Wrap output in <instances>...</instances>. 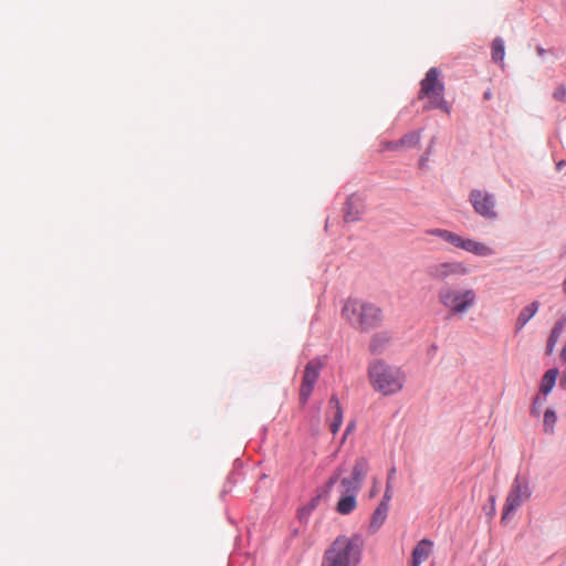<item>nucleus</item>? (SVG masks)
I'll return each instance as SVG.
<instances>
[{
	"label": "nucleus",
	"instance_id": "obj_2",
	"mask_svg": "<svg viewBox=\"0 0 566 566\" xmlns=\"http://www.w3.org/2000/svg\"><path fill=\"white\" fill-rule=\"evenodd\" d=\"M342 316L356 331L368 332L381 324L382 311L370 302L348 298L342 308Z\"/></svg>",
	"mask_w": 566,
	"mask_h": 566
},
{
	"label": "nucleus",
	"instance_id": "obj_7",
	"mask_svg": "<svg viewBox=\"0 0 566 566\" xmlns=\"http://www.w3.org/2000/svg\"><path fill=\"white\" fill-rule=\"evenodd\" d=\"M468 273V266L459 261L434 262L426 269L427 276L436 282H444L450 277L463 276Z\"/></svg>",
	"mask_w": 566,
	"mask_h": 566
},
{
	"label": "nucleus",
	"instance_id": "obj_3",
	"mask_svg": "<svg viewBox=\"0 0 566 566\" xmlns=\"http://www.w3.org/2000/svg\"><path fill=\"white\" fill-rule=\"evenodd\" d=\"M363 541L358 535H340L325 551L322 566H357L361 557Z\"/></svg>",
	"mask_w": 566,
	"mask_h": 566
},
{
	"label": "nucleus",
	"instance_id": "obj_14",
	"mask_svg": "<svg viewBox=\"0 0 566 566\" xmlns=\"http://www.w3.org/2000/svg\"><path fill=\"white\" fill-rule=\"evenodd\" d=\"M462 250L473 253L478 256H490L495 253L494 249L483 242L472 239H463Z\"/></svg>",
	"mask_w": 566,
	"mask_h": 566
},
{
	"label": "nucleus",
	"instance_id": "obj_35",
	"mask_svg": "<svg viewBox=\"0 0 566 566\" xmlns=\"http://www.w3.org/2000/svg\"><path fill=\"white\" fill-rule=\"evenodd\" d=\"M563 290H564V293L566 294V276H565V280L563 282Z\"/></svg>",
	"mask_w": 566,
	"mask_h": 566
},
{
	"label": "nucleus",
	"instance_id": "obj_17",
	"mask_svg": "<svg viewBox=\"0 0 566 566\" xmlns=\"http://www.w3.org/2000/svg\"><path fill=\"white\" fill-rule=\"evenodd\" d=\"M557 376H558V369H556V368L548 369L544 374L542 381H541V386H539V390L543 395L546 396L552 391V389L554 388V386L556 384Z\"/></svg>",
	"mask_w": 566,
	"mask_h": 566
},
{
	"label": "nucleus",
	"instance_id": "obj_13",
	"mask_svg": "<svg viewBox=\"0 0 566 566\" xmlns=\"http://www.w3.org/2000/svg\"><path fill=\"white\" fill-rule=\"evenodd\" d=\"M432 548L433 542L428 538H423L420 542H418V544L412 551L410 566H420L423 562H426L429 558V556L432 553Z\"/></svg>",
	"mask_w": 566,
	"mask_h": 566
},
{
	"label": "nucleus",
	"instance_id": "obj_22",
	"mask_svg": "<svg viewBox=\"0 0 566 566\" xmlns=\"http://www.w3.org/2000/svg\"><path fill=\"white\" fill-rule=\"evenodd\" d=\"M420 142V134L418 132H410L399 139L401 148L415 147Z\"/></svg>",
	"mask_w": 566,
	"mask_h": 566
},
{
	"label": "nucleus",
	"instance_id": "obj_12",
	"mask_svg": "<svg viewBox=\"0 0 566 566\" xmlns=\"http://www.w3.org/2000/svg\"><path fill=\"white\" fill-rule=\"evenodd\" d=\"M390 500H391V493H390V490H389V486H388L385 490V494H384L382 501L379 503V505L377 506V509L373 513L371 522H370V526L371 527L377 530V528H379L384 524V522L387 518L388 511H389V502H390Z\"/></svg>",
	"mask_w": 566,
	"mask_h": 566
},
{
	"label": "nucleus",
	"instance_id": "obj_11",
	"mask_svg": "<svg viewBox=\"0 0 566 566\" xmlns=\"http://www.w3.org/2000/svg\"><path fill=\"white\" fill-rule=\"evenodd\" d=\"M365 211V205L363 199L359 196L352 195L347 198L344 208L343 214L345 222H355L360 219V216Z\"/></svg>",
	"mask_w": 566,
	"mask_h": 566
},
{
	"label": "nucleus",
	"instance_id": "obj_5",
	"mask_svg": "<svg viewBox=\"0 0 566 566\" xmlns=\"http://www.w3.org/2000/svg\"><path fill=\"white\" fill-rule=\"evenodd\" d=\"M441 73L437 67H431L426 73L420 83L419 98H428L427 108H440L446 113L450 112V106L444 101V84L440 80Z\"/></svg>",
	"mask_w": 566,
	"mask_h": 566
},
{
	"label": "nucleus",
	"instance_id": "obj_30",
	"mask_svg": "<svg viewBox=\"0 0 566 566\" xmlns=\"http://www.w3.org/2000/svg\"><path fill=\"white\" fill-rule=\"evenodd\" d=\"M384 149L398 150L401 149L399 140L384 144Z\"/></svg>",
	"mask_w": 566,
	"mask_h": 566
},
{
	"label": "nucleus",
	"instance_id": "obj_24",
	"mask_svg": "<svg viewBox=\"0 0 566 566\" xmlns=\"http://www.w3.org/2000/svg\"><path fill=\"white\" fill-rule=\"evenodd\" d=\"M448 243L461 249L462 248V243H463V238L460 237L459 234L454 233V232H451L449 231L448 233V239L447 241Z\"/></svg>",
	"mask_w": 566,
	"mask_h": 566
},
{
	"label": "nucleus",
	"instance_id": "obj_27",
	"mask_svg": "<svg viewBox=\"0 0 566 566\" xmlns=\"http://www.w3.org/2000/svg\"><path fill=\"white\" fill-rule=\"evenodd\" d=\"M340 472H342V470H340V469H338V470H337V471H336V472H335V473L329 478V480H328V481H327V483H326V486H327V489H328V490H329V489H332V488H333V485L337 482V480L339 479Z\"/></svg>",
	"mask_w": 566,
	"mask_h": 566
},
{
	"label": "nucleus",
	"instance_id": "obj_15",
	"mask_svg": "<svg viewBox=\"0 0 566 566\" xmlns=\"http://www.w3.org/2000/svg\"><path fill=\"white\" fill-rule=\"evenodd\" d=\"M329 408L333 412V421L331 423V431L336 434L343 422V409L339 399L333 395L328 401Z\"/></svg>",
	"mask_w": 566,
	"mask_h": 566
},
{
	"label": "nucleus",
	"instance_id": "obj_29",
	"mask_svg": "<svg viewBox=\"0 0 566 566\" xmlns=\"http://www.w3.org/2000/svg\"><path fill=\"white\" fill-rule=\"evenodd\" d=\"M395 474H396V468H395V467H392V468L388 471L386 489L389 486V490H391L392 480H394ZM390 493L392 494V491H390Z\"/></svg>",
	"mask_w": 566,
	"mask_h": 566
},
{
	"label": "nucleus",
	"instance_id": "obj_10",
	"mask_svg": "<svg viewBox=\"0 0 566 566\" xmlns=\"http://www.w3.org/2000/svg\"><path fill=\"white\" fill-rule=\"evenodd\" d=\"M469 198L474 211L481 217L485 219H495L497 217L495 198L492 193L474 189L470 192Z\"/></svg>",
	"mask_w": 566,
	"mask_h": 566
},
{
	"label": "nucleus",
	"instance_id": "obj_20",
	"mask_svg": "<svg viewBox=\"0 0 566 566\" xmlns=\"http://www.w3.org/2000/svg\"><path fill=\"white\" fill-rule=\"evenodd\" d=\"M492 60L503 65L505 56L504 41L501 38H495L492 42Z\"/></svg>",
	"mask_w": 566,
	"mask_h": 566
},
{
	"label": "nucleus",
	"instance_id": "obj_33",
	"mask_svg": "<svg viewBox=\"0 0 566 566\" xmlns=\"http://www.w3.org/2000/svg\"><path fill=\"white\" fill-rule=\"evenodd\" d=\"M492 96V93L490 91H486L483 95L484 99H490Z\"/></svg>",
	"mask_w": 566,
	"mask_h": 566
},
{
	"label": "nucleus",
	"instance_id": "obj_32",
	"mask_svg": "<svg viewBox=\"0 0 566 566\" xmlns=\"http://www.w3.org/2000/svg\"><path fill=\"white\" fill-rule=\"evenodd\" d=\"M376 340H377V338H375V339L371 342V344H370V349H371L374 353H375V352H377V349H378V348H377V345H376Z\"/></svg>",
	"mask_w": 566,
	"mask_h": 566
},
{
	"label": "nucleus",
	"instance_id": "obj_25",
	"mask_svg": "<svg viewBox=\"0 0 566 566\" xmlns=\"http://www.w3.org/2000/svg\"><path fill=\"white\" fill-rule=\"evenodd\" d=\"M553 97L558 101V102H565L566 101V87L564 84H559L554 93H553Z\"/></svg>",
	"mask_w": 566,
	"mask_h": 566
},
{
	"label": "nucleus",
	"instance_id": "obj_34",
	"mask_svg": "<svg viewBox=\"0 0 566 566\" xmlns=\"http://www.w3.org/2000/svg\"><path fill=\"white\" fill-rule=\"evenodd\" d=\"M353 428H354L353 423L348 424L347 428H346V433L345 434H348L353 430Z\"/></svg>",
	"mask_w": 566,
	"mask_h": 566
},
{
	"label": "nucleus",
	"instance_id": "obj_4",
	"mask_svg": "<svg viewBox=\"0 0 566 566\" xmlns=\"http://www.w3.org/2000/svg\"><path fill=\"white\" fill-rule=\"evenodd\" d=\"M437 298L450 315L462 316L474 307L476 293L473 289L444 284L439 289Z\"/></svg>",
	"mask_w": 566,
	"mask_h": 566
},
{
	"label": "nucleus",
	"instance_id": "obj_9",
	"mask_svg": "<svg viewBox=\"0 0 566 566\" xmlns=\"http://www.w3.org/2000/svg\"><path fill=\"white\" fill-rule=\"evenodd\" d=\"M369 470L368 461L365 458L356 460L350 478H344L340 481L342 494H357L360 490L361 483L366 478Z\"/></svg>",
	"mask_w": 566,
	"mask_h": 566
},
{
	"label": "nucleus",
	"instance_id": "obj_19",
	"mask_svg": "<svg viewBox=\"0 0 566 566\" xmlns=\"http://www.w3.org/2000/svg\"><path fill=\"white\" fill-rule=\"evenodd\" d=\"M564 327H565V322H563V321H558L555 324L554 328L551 332L548 340H547L546 354L551 355L554 352L555 346H556L560 335L563 334Z\"/></svg>",
	"mask_w": 566,
	"mask_h": 566
},
{
	"label": "nucleus",
	"instance_id": "obj_6",
	"mask_svg": "<svg viewBox=\"0 0 566 566\" xmlns=\"http://www.w3.org/2000/svg\"><path fill=\"white\" fill-rule=\"evenodd\" d=\"M532 495L530 482L525 476L516 475L511 484L502 511V521H506Z\"/></svg>",
	"mask_w": 566,
	"mask_h": 566
},
{
	"label": "nucleus",
	"instance_id": "obj_21",
	"mask_svg": "<svg viewBox=\"0 0 566 566\" xmlns=\"http://www.w3.org/2000/svg\"><path fill=\"white\" fill-rule=\"evenodd\" d=\"M556 421H557V417H556L555 411L552 409H546V411L544 413V420H543L544 432L547 434H553Z\"/></svg>",
	"mask_w": 566,
	"mask_h": 566
},
{
	"label": "nucleus",
	"instance_id": "obj_23",
	"mask_svg": "<svg viewBox=\"0 0 566 566\" xmlns=\"http://www.w3.org/2000/svg\"><path fill=\"white\" fill-rule=\"evenodd\" d=\"M448 243L461 249L462 248V243H463V238L460 237L459 234L454 233V232H451L449 231L448 233V239L447 241Z\"/></svg>",
	"mask_w": 566,
	"mask_h": 566
},
{
	"label": "nucleus",
	"instance_id": "obj_18",
	"mask_svg": "<svg viewBox=\"0 0 566 566\" xmlns=\"http://www.w3.org/2000/svg\"><path fill=\"white\" fill-rule=\"evenodd\" d=\"M356 507V494H343L337 503V512L346 515L352 513Z\"/></svg>",
	"mask_w": 566,
	"mask_h": 566
},
{
	"label": "nucleus",
	"instance_id": "obj_16",
	"mask_svg": "<svg viewBox=\"0 0 566 566\" xmlns=\"http://www.w3.org/2000/svg\"><path fill=\"white\" fill-rule=\"evenodd\" d=\"M539 303L537 301L532 302L525 306L516 318V331L522 329L537 313Z\"/></svg>",
	"mask_w": 566,
	"mask_h": 566
},
{
	"label": "nucleus",
	"instance_id": "obj_1",
	"mask_svg": "<svg viewBox=\"0 0 566 566\" xmlns=\"http://www.w3.org/2000/svg\"><path fill=\"white\" fill-rule=\"evenodd\" d=\"M367 374L371 388L381 396L398 394L402 390L406 382V374L400 367L390 365L381 359L371 361Z\"/></svg>",
	"mask_w": 566,
	"mask_h": 566
},
{
	"label": "nucleus",
	"instance_id": "obj_26",
	"mask_svg": "<svg viewBox=\"0 0 566 566\" xmlns=\"http://www.w3.org/2000/svg\"><path fill=\"white\" fill-rule=\"evenodd\" d=\"M427 233L430 234V235L438 237V238L442 239L443 241H447L449 230H446V229H432V230H428Z\"/></svg>",
	"mask_w": 566,
	"mask_h": 566
},
{
	"label": "nucleus",
	"instance_id": "obj_8",
	"mask_svg": "<svg viewBox=\"0 0 566 566\" xmlns=\"http://www.w3.org/2000/svg\"><path fill=\"white\" fill-rule=\"evenodd\" d=\"M324 366V358H314L306 364L300 388V401L303 405L306 403L308 398L311 397L315 384L319 377V373Z\"/></svg>",
	"mask_w": 566,
	"mask_h": 566
},
{
	"label": "nucleus",
	"instance_id": "obj_31",
	"mask_svg": "<svg viewBox=\"0 0 566 566\" xmlns=\"http://www.w3.org/2000/svg\"><path fill=\"white\" fill-rule=\"evenodd\" d=\"M378 481L376 478L373 479V488L370 490L369 496L375 497L378 494Z\"/></svg>",
	"mask_w": 566,
	"mask_h": 566
},
{
	"label": "nucleus",
	"instance_id": "obj_28",
	"mask_svg": "<svg viewBox=\"0 0 566 566\" xmlns=\"http://www.w3.org/2000/svg\"><path fill=\"white\" fill-rule=\"evenodd\" d=\"M544 403V400H541L538 397L534 400L533 407H532V415L538 416L539 413V407Z\"/></svg>",
	"mask_w": 566,
	"mask_h": 566
}]
</instances>
